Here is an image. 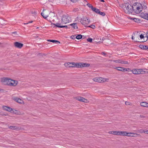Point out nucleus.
Instances as JSON below:
<instances>
[{"label": "nucleus", "mask_w": 148, "mask_h": 148, "mask_svg": "<svg viewBox=\"0 0 148 148\" xmlns=\"http://www.w3.org/2000/svg\"><path fill=\"white\" fill-rule=\"evenodd\" d=\"M132 134V135H133V137L134 136H140V135L139 134H138L137 133H133V134Z\"/></svg>", "instance_id": "nucleus-30"}, {"label": "nucleus", "mask_w": 148, "mask_h": 148, "mask_svg": "<svg viewBox=\"0 0 148 148\" xmlns=\"http://www.w3.org/2000/svg\"><path fill=\"white\" fill-rule=\"evenodd\" d=\"M70 25L72 26L74 29H76L78 28L77 26L76 23H73L70 24Z\"/></svg>", "instance_id": "nucleus-20"}, {"label": "nucleus", "mask_w": 148, "mask_h": 148, "mask_svg": "<svg viewBox=\"0 0 148 148\" xmlns=\"http://www.w3.org/2000/svg\"><path fill=\"white\" fill-rule=\"evenodd\" d=\"M87 41L90 42H92V39L91 38H88L87 39Z\"/></svg>", "instance_id": "nucleus-33"}, {"label": "nucleus", "mask_w": 148, "mask_h": 148, "mask_svg": "<svg viewBox=\"0 0 148 148\" xmlns=\"http://www.w3.org/2000/svg\"><path fill=\"white\" fill-rule=\"evenodd\" d=\"M100 1L102 2H104V0H100Z\"/></svg>", "instance_id": "nucleus-50"}, {"label": "nucleus", "mask_w": 148, "mask_h": 148, "mask_svg": "<svg viewBox=\"0 0 148 148\" xmlns=\"http://www.w3.org/2000/svg\"><path fill=\"white\" fill-rule=\"evenodd\" d=\"M79 10V8H76L73 9V11L75 12H76L78 11Z\"/></svg>", "instance_id": "nucleus-35"}, {"label": "nucleus", "mask_w": 148, "mask_h": 148, "mask_svg": "<svg viewBox=\"0 0 148 148\" xmlns=\"http://www.w3.org/2000/svg\"><path fill=\"white\" fill-rule=\"evenodd\" d=\"M114 62H115L116 63H121V64H127L128 63L127 61H124L122 60H114Z\"/></svg>", "instance_id": "nucleus-13"}, {"label": "nucleus", "mask_w": 148, "mask_h": 148, "mask_svg": "<svg viewBox=\"0 0 148 148\" xmlns=\"http://www.w3.org/2000/svg\"><path fill=\"white\" fill-rule=\"evenodd\" d=\"M147 134H148V130H146V133Z\"/></svg>", "instance_id": "nucleus-47"}, {"label": "nucleus", "mask_w": 148, "mask_h": 148, "mask_svg": "<svg viewBox=\"0 0 148 148\" xmlns=\"http://www.w3.org/2000/svg\"><path fill=\"white\" fill-rule=\"evenodd\" d=\"M65 65L68 67H82V63L68 62L65 63Z\"/></svg>", "instance_id": "nucleus-3"}, {"label": "nucleus", "mask_w": 148, "mask_h": 148, "mask_svg": "<svg viewBox=\"0 0 148 148\" xmlns=\"http://www.w3.org/2000/svg\"><path fill=\"white\" fill-rule=\"evenodd\" d=\"M146 6H142L141 4H139L137 3L135 5H133V12L136 13H140L142 10V9L146 8Z\"/></svg>", "instance_id": "nucleus-2"}, {"label": "nucleus", "mask_w": 148, "mask_h": 148, "mask_svg": "<svg viewBox=\"0 0 148 148\" xmlns=\"http://www.w3.org/2000/svg\"><path fill=\"white\" fill-rule=\"evenodd\" d=\"M132 71L133 73L134 74H138L140 73H145V71H143L142 69H133L132 70Z\"/></svg>", "instance_id": "nucleus-6"}, {"label": "nucleus", "mask_w": 148, "mask_h": 148, "mask_svg": "<svg viewBox=\"0 0 148 148\" xmlns=\"http://www.w3.org/2000/svg\"><path fill=\"white\" fill-rule=\"evenodd\" d=\"M47 40L48 41L52 42L54 43H56L57 42H58L59 44L60 43V42H59V41H58V40Z\"/></svg>", "instance_id": "nucleus-24"}, {"label": "nucleus", "mask_w": 148, "mask_h": 148, "mask_svg": "<svg viewBox=\"0 0 148 148\" xmlns=\"http://www.w3.org/2000/svg\"><path fill=\"white\" fill-rule=\"evenodd\" d=\"M8 107H8L5 106H3V109L4 110H5L6 111H7V109H8Z\"/></svg>", "instance_id": "nucleus-32"}, {"label": "nucleus", "mask_w": 148, "mask_h": 148, "mask_svg": "<svg viewBox=\"0 0 148 148\" xmlns=\"http://www.w3.org/2000/svg\"><path fill=\"white\" fill-rule=\"evenodd\" d=\"M140 117L141 118L144 117V116L143 115H140Z\"/></svg>", "instance_id": "nucleus-46"}, {"label": "nucleus", "mask_w": 148, "mask_h": 148, "mask_svg": "<svg viewBox=\"0 0 148 148\" xmlns=\"http://www.w3.org/2000/svg\"><path fill=\"white\" fill-rule=\"evenodd\" d=\"M125 104L127 105H130V102H128L126 101L125 102Z\"/></svg>", "instance_id": "nucleus-43"}, {"label": "nucleus", "mask_w": 148, "mask_h": 148, "mask_svg": "<svg viewBox=\"0 0 148 148\" xmlns=\"http://www.w3.org/2000/svg\"><path fill=\"white\" fill-rule=\"evenodd\" d=\"M145 45H140L139 46L140 48L142 49H144V47Z\"/></svg>", "instance_id": "nucleus-38"}, {"label": "nucleus", "mask_w": 148, "mask_h": 148, "mask_svg": "<svg viewBox=\"0 0 148 148\" xmlns=\"http://www.w3.org/2000/svg\"><path fill=\"white\" fill-rule=\"evenodd\" d=\"M82 35L81 34L78 35L76 36V38L77 39H80L82 38Z\"/></svg>", "instance_id": "nucleus-28"}, {"label": "nucleus", "mask_w": 148, "mask_h": 148, "mask_svg": "<svg viewBox=\"0 0 148 148\" xmlns=\"http://www.w3.org/2000/svg\"><path fill=\"white\" fill-rule=\"evenodd\" d=\"M9 128L11 130H17L18 129V127L15 126H10L9 127Z\"/></svg>", "instance_id": "nucleus-21"}, {"label": "nucleus", "mask_w": 148, "mask_h": 148, "mask_svg": "<svg viewBox=\"0 0 148 148\" xmlns=\"http://www.w3.org/2000/svg\"><path fill=\"white\" fill-rule=\"evenodd\" d=\"M87 6H88L89 8H91L92 10H93L94 8V7H93V6L90 4L89 3H88L87 4Z\"/></svg>", "instance_id": "nucleus-27"}, {"label": "nucleus", "mask_w": 148, "mask_h": 148, "mask_svg": "<svg viewBox=\"0 0 148 148\" xmlns=\"http://www.w3.org/2000/svg\"><path fill=\"white\" fill-rule=\"evenodd\" d=\"M43 11V12L41 13V14L44 18L46 19L48 16V15L46 14V11H45V12H44V10Z\"/></svg>", "instance_id": "nucleus-18"}, {"label": "nucleus", "mask_w": 148, "mask_h": 148, "mask_svg": "<svg viewBox=\"0 0 148 148\" xmlns=\"http://www.w3.org/2000/svg\"><path fill=\"white\" fill-rule=\"evenodd\" d=\"M128 134H127V135H126V136L133 137V135H132V134H133V133H132L131 132H128Z\"/></svg>", "instance_id": "nucleus-29"}, {"label": "nucleus", "mask_w": 148, "mask_h": 148, "mask_svg": "<svg viewBox=\"0 0 148 148\" xmlns=\"http://www.w3.org/2000/svg\"><path fill=\"white\" fill-rule=\"evenodd\" d=\"M14 45L16 47L20 49L23 47V44L16 42H14Z\"/></svg>", "instance_id": "nucleus-11"}, {"label": "nucleus", "mask_w": 148, "mask_h": 148, "mask_svg": "<svg viewBox=\"0 0 148 148\" xmlns=\"http://www.w3.org/2000/svg\"><path fill=\"white\" fill-rule=\"evenodd\" d=\"M125 12L127 14H131L133 12V5L127 3H124L122 5Z\"/></svg>", "instance_id": "nucleus-1"}, {"label": "nucleus", "mask_w": 148, "mask_h": 148, "mask_svg": "<svg viewBox=\"0 0 148 148\" xmlns=\"http://www.w3.org/2000/svg\"><path fill=\"white\" fill-rule=\"evenodd\" d=\"M138 132L140 133H146V130H143L142 129H140L138 131Z\"/></svg>", "instance_id": "nucleus-26"}, {"label": "nucleus", "mask_w": 148, "mask_h": 148, "mask_svg": "<svg viewBox=\"0 0 148 148\" xmlns=\"http://www.w3.org/2000/svg\"><path fill=\"white\" fill-rule=\"evenodd\" d=\"M140 105L142 106L148 107V103L146 102H141L140 103Z\"/></svg>", "instance_id": "nucleus-19"}, {"label": "nucleus", "mask_w": 148, "mask_h": 148, "mask_svg": "<svg viewBox=\"0 0 148 148\" xmlns=\"http://www.w3.org/2000/svg\"><path fill=\"white\" fill-rule=\"evenodd\" d=\"M109 134H112L115 135H118V131H110L108 132Z\"/></svg>", "instance_id": "nucleus-23"}, {"label": "nucleus", "mask_w": 148, "mask_h": 148, "mask_svg": "<svg viewBox=\"0 0 148 148\" xmlns=\"http://www.w3.org/2000/svg\"><path fill=\"white\" fill-rule=\"evenodd\" d=\"M73 3H76L79 1V0H70Z\"/></svg>", "instance_id": "nucleus-39"}, {"label": "nucleus", "mask_w": 148, "mask_h": 148, "mask_svg": "<svg viewBox=\"0 0 148 148\" xmlns=\"http://www.w3.org/2000/svg\"><path fill=\"white\" fill-rule=\"evenodd\" d=\"M12 109L9 107H8V109H7V111H9V112H11L12 111Z\"/></svg>", "instance_id": "nucleus-36"}, {"label": "nucleus", "mask_w": 148, "mask_h": 148, "mask_svg": "<svg viewBox=\"0 0 148 148\" xmlns=\"http://www.w3.org/2000/svg\"><path fill=\"white\" fill-rule=\"evenodd\" d=\"M140 16L141 17L148 20V13L142 12L140 13Z\"/></svg>", "instance_id": "nucleus-12"}, {"label": "nucleus", "mask_w": 148, "mask_h": 148, "mask_svg": "<svg viewBox=\"0 0 148 148\" xmlns=\"http://www.w3.org/2000/svg\"><path fill=\"white\" fill-rule=\"evenodd\" d=\"M140 37L141 39H142L144 38V36L142 34H141L140 35Z\"/></svg>", "instance_id": "nucleus-41"}, {"label": "nucleus", "mask_w": 148, "mask_h": 148, "mask_svg": "<svg viewBox=\"0 0 148 148\" xmlns=\"http://www.w3.org/2000/svg\"><path fill=\"white\" fill-rule=\"evenodd\" d=\"M33 22V21H29L27 23H24V24H28L29 23H32Z\"/></svg>", "instance_id": "nucleus-42"}, {"label": "nucleus", "mask_w": 148, "mask_h": 148, "mask_svg": "<svg viewBox=\"0 0 148 148\" xmlns=\"http://www.w3.org/2000/svg\"><path fill=\"white\" fill-rule=\"evenodd\" d=\"M69 18L67 15H63L62 18V23L66 24L67 23H69Z\"/></svg>", "instance_id": "nucleus-5"}, {"label": "nucleus", "mask_w": 148, "mask_h": 148, "mask_svg": "<svg viewBox=\"0 0 148 148\" xmlns=\"http://www.w3.org/2000/svg\"><path fill=\"white\" fill-rule=\"evenodd\" d=\"M99 14L103 16H104L105 15V13L104 12H101L100 11Z\"/></svg>", "instance_id": "nucleus-31"}, {"label": "nucleus", "mask_w": 148, "mask_h": 148, "mask_svg": "<svg viewBox=\"0 0 148 148\" xmlns=\"http://www.w3.org/2000/svg\"><path fill=\"white\" fill-rule=\"evenodd\" d=\"M133 19L135 22H136L138 20V19L136 18H133Z\"/></svg>", "instance_id": "nucleus-44"}, {"label": "nucleus", "mask_w": 148, "mask_h": 148, "mask_svg": "<svg viewBox=\"0 0 148 148\" xmlns=\"http://www.w3.org/2000/svg\"><path fill=\"white\" fill-rule=\"evenodd\" d=\"M1 90L0 89V92L1 91Z\"/></svg>", "instance_id": "nucleus-55"}, {"label": "nucleus", "mask_w": 148, "mask_h": 148, "mask_svg": "<svg viewBox=\"0 0 148 148\" xmlns=\"http://www.w3.org/2000/svg\"><path fill=\"white\" fill-rule=\"evenodd\" d=\"M134 38V36H132V40H134V38Z\"/></svg>", "instance_id": "nucleus-49"}, {"label": "nucleus", "mask_w": 148, "mask_h": 148, "mask_svg": "<svg viewBox=\"0 0 148 148\" xmlns=\"http://www.w3.org/2000/svg\"><path fill=\"white\" fill-rule=\"evenodd\" d=\"M114 69H116L118 71H127V69L121 67H115Z\"/></svg>", "instance_id": "nucleus-14"}, {"label": "nucleus", "mask_w": 148, "mask_h": 148, "mask_svg": "<svg viewBox=\"0 0 148 148\" xmlns=\"http://www.w3.org/2000/svg\"><path fill=\"white\" fill-rule=\"evenodd\" d=\"M147 51H148V48H147Z\"/></svg>", "instance_id": "nucleus-56"}, {"label": "nucleus", "mask_w": 148, "mask_h": 148, "mask_svg": "<svg viewBox=\"0 0 148 148\" xmlns=\"http://www.w3.org/2000/svg\"><path fill=\"white\" fill-rule=\"evenodd\" d=\"M138 32H137V34H138ZM139 34H137V36H138Z\"/></svg>", "instance_id": "nucleus-52"}, {"label": "nucleus", "mask_w": 148, "mask_h": 148, "mask_svg": "<svg viewBox=\"0 0 148 148\" xmlns=\"http://www.w3.org/2000/svg\"><path fill=\"white\" fill-rule=\"evenodd\" d=\"M84 0V1H86V2H87V1H86V0Z\"/></svg>", "instance_id": "nucleus-53"}, {"label": "nucleus", "mask_w": 148, "mask_h": 148, "mask_svg": "<svg viewBox=\"0 0 148 148\" xmlns=\"http://www.w3.org/2000/svg\"><path fill=\"white\" fill-rule=\"evenodd\" d=\"M80 22L84 26H86L89 23H90V21L88 20V19L85 18H81Z\"/></svg>", "instance_id": "nucleus-7"}, {"label": "nucleus", "mask_w": 148, "mask_h": 148, "mask_svg": "<svg viewBox=\"0 0 148 148\" xmlns=\"http://www.w3.org/2000/svg\"><path fill=\"white\" fill-rule=\"evenodd\" d=\"M76 35H72L71 36V38L72 39H75L76 38Z\"/></svg>", "instance_id": "nucleus-37"}, {"label": "nucleus", "mask_w": 148, "mask_h": 148, "mask_svg": "<svg viewBox=\"0 0 148 148\" xmlns=\"http://www.w3.org/2000/svg\"><path fill=\"white\" fill-rule=\"evenodd\" d=\"M11 79L7 78L4 77L1 79V81L4 84L11 86V81H10Z\"/></svg>", "instance_id": "nucleus-4"}, {"label": "nucleus", "mask_w": 148, "mask_h": 148, "mask_svg": "<svg viewBox=\"0 0 148 148\" xmlns=\"http://www.w3.org/2000/svg\"><path fill=\"white\" fill-rule=\"evenodd\" d=\"M128 134V132L127 131H118L117 135L126 136Z\"/></svg>", "instance_id": "nucleus-10"}, {"label": "nucleus", "mask_w": 148, "mask_h": 148, "mask_svg": "<svg viewBox=\"0 0 148 148\" xmlns=\"http://www.w3.org/2000/svg\"><path fill=\"white\" fill-rule=\"evenodd\" d=\"M13 100L15 101L20 103H22L23 102V101L17 97H14Z\"/></svg>", "instance_id": "nucleus-16"}, {"label": "nucleus", "mask_w": 148, "mask_h": 148, "mask_svg": "<svg viewBox=\"0 0 148 148\" xmlns=\"http://www.w3.org/2000/svg\"><path fill=\"white\" fill-rule=\"evenodd\" d=\"M10 81H11L10 83V84H11V86H15L17 85L18 83L17 81L12 79H11V80H10Z\"/></svg>", "instance_id": "nucleus-17"}, {"label": "nucleus", "mask_w": 148, "mask_h": 148, "mask_svg": "<svg viewBox=\"0 0 148 148\" xmlns=\"http://www.w3.org/2000/svg\"><path fill=\"white\" fill-rule=\"evenodd\" d=\"M38 28H38V27H37L36 28H37V29H38Z\"/></svg>", "instance_id": "nucleus-54"}, {"label": "nucleus", "mask_w": 148, "mask_h": 148, "mask_svg": "<svg viewBox=\"0 0 148 148\" xmlns=\"http://www.w3.org/2000/svg\"><path fill=\"white\" fill-rule=\"evenodd\" d=\"M90 65V64H89L82 63V67H88Z\"/></svg>", "instance_id": "nucleus-22"}, {"label": "nucleus", "mask_w": 148, "mask_h": 148, "mask_svg": "<svg viewBox=\"0 0 148 148\" xmlns=\"http://www.w3.org/2000/svg\"><path fill=\"white\" fill-rule=\"evenodd\" d=\"M93 80L96 82L101 83L104 82L105 81V79L102 77H96L93 78Z\"/></svg>", "instance_id": "nucleus-9"}, {"label": "nucleus", "mask_w": 148, "mask_h": 148, "mask_svg": "<svg viewBox=\"0 0 148 148\" xmlns=\"http://www.w3.org/2000/svg\"><path fill=\"white\" fill-rule=\"evenodd\" d=\"M88 27L91 28L93 29H94L95 28V26L94 25H92Z\"/></svg>", "instance_id": "nucleus-34"}, {"label": "nucleus", "mask_w": 148, "mask_h": 148, "mask_svg": "<svg viewBox=\"0 0 148 148\" xmlns=\"http://www.w3.org/2000/svg\"><path fill=\"white\" fill-rule=\"evenodd\" d=\"M94 12L99 14L100 11L98 9H97L96 8H94L93 10H92Z\"/></svg>", "instance_id": "nucleus-25"}, {"label": "nucleus", "mask_w": 148, "mask_h": 148, "mask_svg": "<svg viewBox=\"0 0 148 148\" xmlns=\"http://www.w3.org/2000/svg\"><path fill=\"white\" fill-rule=\"evenodd\" d=\"M102 54H103V55H106V54L105 53H104V52H102V53H101Z\"/></svg>", "instance_id": "nucleus-45"}, {"label": "nucleus", "mask_w": 148, "mask_h": 148, "mask_svg": "<svg viewBox=\"0 0 148 148\" xmlns=\"http://www.w3.org/2000/svg\"><path fill=\"white\" fill-rule=\"evenodd\" d=\"M76 99L77 100L79 101L85 103H87L89 102V101L81 97H76Z\"/></svg>", "instance_id": "nucleus-8"}, {"label": "nucleus", "mask_w": 148, "mask_h": 148, "mask_svg": "<svg viewBox=\"0 0 148 148\" xmlns=\"http://www.w3.org/2000/svg\"><path fill=\"white\" fill-rule=\"evenodd\" d=\"M16 33V32H12V33H13V34H14V33Z\"/></svg>", "instance_id": "nucleus-51"}, {"label": "nucleus", "mask_w": 148, "mask_h": 148, "mask_svg": "<svg viewBox=\"0 0 148 148\" xmlns=\"http://www.w3.org/2000/svg\"><path fill=\"white\" fill-rule=\"evenodd\" d=\"M147 38H148V32H147Z\"/></svg>", "instance_id": "nucleus-48"}, {"label": "nucleus", "mask_w": 148, "mask_h": 148, "mask_svg": "<svg viewBox=\"0 0 148 148\" xmlns=\"http://www.w3.org/2000/svg\"><path fill=\"white\" fill-rule=\"evenodd\" d=\"M148 47V46H146V45H145V46H144V50H147Z\"/></svg>", "instance_id": "nucleus-40"}, {"label": "nucleus", "mask_w": 148, "mask_h": 148, "mask_svg": "<svg viewBox=\"0 0 148 148\" xmlns=\"http://www.w3.org/2000/svg\"><path fill=\"white\" fill-rule=\"evenodd\" d=\"M53 25H55V26L59 28H63L65 27L66 28H67V25H60V24L59 23H57L56 24H53Z\"/></svg>", "instance_id": "nucleus-15"}]
</instances>
